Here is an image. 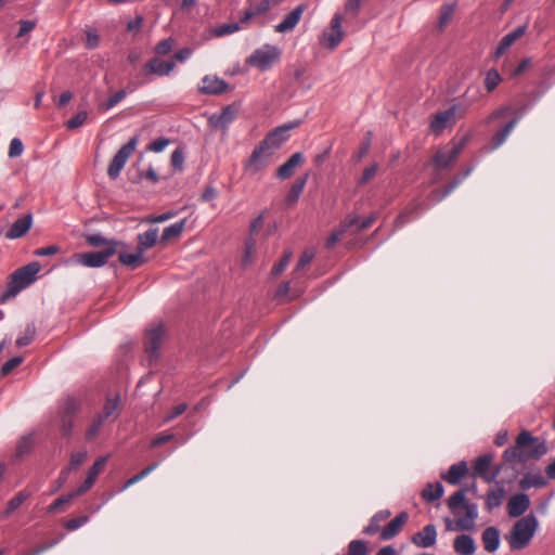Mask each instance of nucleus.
Wrapping results in <instances>:
<instances>
[{
  "mask_svg": "<svg viewBox=\"0 0 555 555\" xmlns=\"http://www.w3.org/2000/svg\"><path fill=\"white\" fill-rule=\"evenodd\" d=\"M88 116L89 113L87 111H79L77 114H75L70 119L66 121V128L68 130L78 129L87 122Z\"/></svg>",
  "mask_w": 555,
  "mask_h": 555,
  "instance_id": "obj_46",
  "label": "nucleus"
},
{
  "mask_svg": "<svg viewBox=\"0 0 555 555\" xmlns=\"http://www.w3.org/2000/svg\"><path fill=\"white\" fill-rule=\"evenodd\" d=\"M369 547L367 543L363 540H352L347 546L345 555H367Z\"/></svg>",
  "mask_w": 555,
  "mask_h": 555,
  "instance_id": "obj_44",
  "label": "nucleus"
},
{
  "mask_svg": "<svg viewBox=\"0 0 555 555\" xmlns=\"http://www.w3.org/2000/svg\"><path fill=\"white\" fill-rule=\"evenodd\" d=\"M455 10V4L444 3L440 9V16L438 20V28L442 30L452 20Z\"/></svg>",
  "mask_w": 555,
  "mask_h": 555,
  "instance_id": "obj_43",
  "label": "nucleus"
},
{
  "mask_svg": "<svg viewBox=\"0 0 555 555\" xmlns=\"http://www.w3.org/2000/svg\"><path fill=\"white\" fill-rule=\"evenodd\" d=\"M115 254V245L112 244V246H108L101 251L76 254L75 257L77 262L85 267L100 268L104 266Z\"/></svg>",
  "mask_w": 555,
  "mask_h": 555,
  "instance_id": "obj_11",
  "label": "nucleus"
},
{
  "mask_svg": "<svg viewBox=\"0 0 555 555\" xmlns=\"http://www.w3.org/2000/svg\"><path fill=\"white\" fill-rule=\"evenodd\" d=\"M281 59V50L275 46L266 44L256 49L246 60V63L262 72L270 69Z\"/></svg>",
  "mask_w": 555,
  "mask_h": 555,
  "instance_id": "obj_7",
  "label": "nucleus"
},
{
  "mask_svg": "<svg viewBox=\"0 0 555 555\" xmlns=\"http://www.w3.org/2000/svg\"><path fill=\"white\" fill-rule=\"evenodd\" d=\"M307 5L301 3L297 5L289 14H287L284 20L275 25L276 33H287L292 31L296 25L299 23L302 13L306 11Z\"/></svg>",
  "mask_w": 555,
  "mask_h": 555,
  "instance_id": "obj_19",
  "label": "nucleus"
},
{
  "mask_svg": "<svg viewBox=\"0 0 555 555\" xmlns=\"http://www.w3.org/2000/svg\"><path fill=\"white\" fill-rule=\"evenodd\" d=\"M437 535L436 526L428 524L411 537V542L417 547L428 548L436 544Z\"/></svg>",
  "mask_w": 555,
  "mask_h": 555,
  "instance_id": "obj_15",
  "label": "nucleus"
},
{
  "mask_svg": "<svg viewBox=\"0 0 555 555\" xmlns=\"http://www.w3.org/2000/svg\"><path fill=\"white\" fill-rule=\"evenodd\" d=\"M271 8V1L270 0H261L256 5H250L247 8L241 15L240 22L242 24H247L254 18L255 16L266 14Z\"/></svg>",
  "mask_w": 555,
  "mask_h": 555,
  "instance_id": "obj_29",
  "label": "nucleus"
},
{
  "mask_svg": "<svg viewBox=\"0 0 555 555\" xmlns=\"http://www.w3.org/2000/svg\"><path fill=\"white\" fill-rule=\"evenodd\" d=\"M547 485L546 479L540 474H524L522 478L519 480V488L521 490H528L532 487L534 488H543Z\"/></svg>",
  "mask_w": 555,
  "mask_h": 555,
  "instance_id": "obj_34",
  "label": "nucleus"
},
{
  "mask_svg": "<svg viewBox=\"0 0 555 555\" xmlns=\"http://www.w3.org/2000/svg\"><path fill=\"white\" fill-rule=\"evenodd\" d=\"M88 520H89V517L87 515L78 516V517L68 519L64 524V527L68 531H74V530H77L78 528H80L81 526H83Z\"/></svg>",
  "mask_w": 555,
  "mask_h": 555,
  "instance_id": "obj_59",
  "label": "nucleus"
},
{
  "mask_svg": "<svg viewBox=\"0 0 555 555\" xmlns=\"http://www.w3.org/2000/svg\"><path fill=\"white\" fill-rule=\"evenodd\" d=\"M86 242L88 243V245H90L92 247H102L103 246L104 248L112 246V244H114L115 253H117L118 246L124 245V243H121V242H117L115 240H107L100 233H93V234L86 235Z\"/></svg>",
  "mask_w": 555,
  "mask_h": 555,
  "instance_id": "obj_39",
  "label": "nucleus"
},
{
  "mask_svg": "<svg viewBox=\"0 0 555 555\" xmlns=\"http://www.w3.org/2000/svg\"><path fill=\"white\" fill-rule=\"evenodd\" d=\"M18 24H20V29H18V33H17L16 37L17 38H22L25 35L29 34L33 29H35V27L37 26V21H34V20H21L18 22Z\"/></svg>",
  "mask_w": 555,
  "mask_h": 555,
  "instance_id": "obj_57",
  "label": "nucleus"
},
{
  "mask_svg": "<svg viewBox=\"0 0 555 555\" xmlns=\"http://www.w3.org/2000/svg\"><path fill=\"white\" fill-rule=\"evenodd\" d=\"M468 142V135L463 137L459 142L454 143L450 152L439 150L433 157V164L438 169H447L457 159Z\"/></svg>",
  "mask_w": 555,
  "mask_h": 555,
  "instance_id": "obj_10",
  "label": "nucleus"
},
{
  "mask_svg": "<svg viewBox=\"0 0 555 555\" xmlns=\"http://www.w3.org/2000/svg\"><path fill=\"white\" fill-rule=\"evenodd\" d=\"M343 38L341 16L335 14L331 21V29L322 34L320 43L330 50H334L341 42Z\"/></svg>",
  "mask_w": 555,
  "mask_h": 555,
  "instance_id": "obj_12",
  "label": "nucleus"
},
{
  "mask_svg": "<svg viewBox=\"0 0 555 555\" xmlns=\"http://www.w3.org/2000/svg\"><path fill=\"white\" fill-rule=\"evenodd\" d=\"M356 223H358V216H349L344 221L340 222V225L337 230L333 231L326 241V246L328 248L333 247L340 237L350 230Z\"/></svg>",
  "mask_w": 555,
  "mask_h": 555,
  "instance_id": "obj_30",
  "label": "nucleus"
},
{
  "mask_svg": "<svg viewBox=\"0 0 555 555\" xmlns=\"http://www.w3.org/2000/svg\"><path fill=\"white\" fill-rule=\"evenodd\" d=\"M501 80H502L501 76L496 69H494V68L489 69L487 72L486 78H485V87H486L487 91L488 92L493 91L499 86Z\"/></svg>",
  "mask_w": 555,
  "mask_h": 555,
  "instance_id": "obj_49",
  "label": "nucleus"
},
{
  "mask_svg": "<svg viewBox=\"0 0 555 555\" xmlns=\"http://www.w3.org/2000/svg\"><path fill=\"white\" fill-rule=\"evenodd\" d=\"M494 454L493 453H485L478 456L473 464V477L481 478L487 483H492L495 481L496 477L501 472H506L509 474V467L507 463L502 459L501 463L495 465L490 472V467L493 463Z\"/></svg>",
  "mask_w": 555,
  "mask_h": 555,
  "instance_id": "obj_6",
  "label": "nucleus"
},
{
  "mask_svg": "<svg viewBox=\"0 0 555 555\" xmlns=\"http://www.w3.org/2000/svg\"><path fill=\"white\" fill-rule=\"evenodd\" d=\"M308 178H309V173H305L304 176L298 177L294 181V183L292 184L288 193L285 196V203L287 205H294V204L297 203V201L299 199L300 194L302 193V191H304V189H305V186L307 184Z\"/></svg>",
  "mask_w": 555,
  "mask_h": 555,
  "instance_id": "obj_32",
  "label": "nucleus"
},
{
  "mask_svg": "<svg viewBox=\"0 0 555 555\" xmlns=\"http://www.w3.org/2000/svg\"><path fill=\"white\" fill-rule=\"evenodd\" d=\"M530 507V499L526 493H517L509 498L507 502V514L512 518L524 515Z\"/></svg>",
  "mask_w": 555,
  "mask_h": 555,
  "instance_id": "obj_18",
  "label": "nucleus"
},
{
  "mask_svg": "<svg viewBox=\"0 0 555 555\" xmlns=\"http://www.w3.org/2000/svg\"><path fill=\"white\" fill-rule=\"evenodd\" d=\"M539 522L533 514L518 519L505 537L512 551H520L527 547L538 529Z\"/></svg>",
  "mask_w": 555,
  "mask_h": 555,
  "instance_id": "obj_5",
  "label": "nucleus"
},
{
  "mask_svg": "<svg viewBox=\"0 0 555 555\" xmlns=\"http://www.w3.org/2000/svg\"><path fill=\"white\" fill-rule=\"evenodd\" d=\"M304 155L300 152L294 153L283 165L276 170V177L285 180L294 175L295 168L304 163Z\"/></svg>",
  "mask_w": 555,
  "mask_h": 555,
  "instance_id": "obj_23",
  "label": "nucleus"
},
{
  "mask_svg": "<svg viewBox=\"0 0 555 555\" xmlns=\"http://www.w3.org/2000/svg\"><path fill=\"white\" fill-rule=\"evenodd\" d=\"M29 496V493L26 491H20L16 493L7 504L5 515H10L15 509H17Z\"/></svg>",
  "mask_w": 555,
  "mask_h": 555,
  "instance_id": "obj_45",
  "label": "nucleus"
},
{
  "mask_svg": "<svg viewBox=\"0 0 555 555\" xmlns=\"http://www.w3.org/2000/svg\"><path fill=\"white\" fill-rule=\"evenodd\" d=\"M185 223L186 219L184 218L181 221L165 228L160 236V243H167L171 240L179 237L185 228Z\"/></svg>",
  "mask_w": 555,
  "mask_h": 555,
  "instance_id": "obj_38",
  "label": "nucleus"
},
{
  "mask_svg": "<svg viewBox=\"0 0 555 555\" xmlns=\"http://www.w3.org/2000/svg\"><path fill=\"white\" fill-rule=\"evenodd\" d=\"M444 489L440 482L427 483L422 490V498L426 502H434L443 495Z\"/></svg>",
  "mask_w": 555,
  "mask_h": 555,
  "instance_id": "obj_40",
  "label": "nucleus"
},
{
  "mask_svg": "<svg viewBox=\"0 0 555 555\" xmlns=\"http://www.w3.org/2000/svg\"><path fill=\"white\" fill-rule=\"evenodd\" d=\"M519 117L512 118L504 127H502L492 138L491 149L495 150L504 143L513 128L516 126Z\"/></svg>",
  "mask_w": 555,
  "mask_h": 555,
  "instance_id": "obj_36",
  "label": "nucleus"
},
{
  "mask_svg": "<svg viewBox=\"0 0 555 555\" xmlns=\"http://www.w3.org/2000/svg\"><path fill=\"white\" fill-rule=\"evenodd\" d=\"M291 256H292V253L291 251H285L283 257L280 259V261L273 266L272 268V275H279L281 274L285 268L288 266V262H289V259H291Z\"/></svg>",
  "mask_w": 555,
  "mask_h": 555,
  "instance_id": "obj_61",
  "label": "nucleus"
},
{
  "mask_svg": "<svg viewBox=\"0 0 555 555\" xmlns=\"http://www.w3.org/2000/svg\"><path fill=\"white\" fill-rule=\"evenodd\" d=\"M390 516H391V512L389 509L378 511L376 514H374L371 517L369 525L366 527H364L362 532L366 535H373L377 532L380 533V530L383 529V527H380V522L385 521Z\"/></svg>",
  "mask_w": 555,
  "mask_h": 555,
  "instance_id": "obj_31",
  "label": "nucleus"
},
{
  "mask_svg": "<svg viewBox=\"0 0 555 555\" xmlns=\"http://www.w3.org/2000/svg\"><path fill=\"white\" fill-rule=\"evenodd\" d=\"M468 474L467 463L461 461L450 466L446 474L441 475V478L451 485H457L463 477Z\"/></svg>",
  "mask_w": 555,
  "mask_h": 555,
  "instance_id": "obj_25",
  "label": "nucleus"
},
{
  "mask_svg": "<svg viewBox=\"0 0 555 555\" xmlns=\"http://www.w3.org/2000/svg\"><path fill=\"white\" fill-rule=\"evenodd\" d=\"M24 361V358L21 356L14 357L10 360H8L0 369V376L4 377L9 375L15 367H17L20 364H22Z\"/></svg>",
  "mask_w": 555,
  "mask_h": 555,
  "instance_id": "obj_50",
  "label": "nucleus"
},
{
  "mask_svg": "<svg viewBox=\"0 0 555 555\" xmlns=\"http://www.w3.org/2000/svg\"><path fill=\"white\" fill-rule=\"evenodd\" d=\"M157 467V463H153L149 466H146L144 469H142L140 473H138L137 475L132 476L131 478H129L124 488L122 489H126L132 485H134L135 482L140 481L141 479H143L144 477H146L151 472H153L155 468Z\"/></svg>",
  "mask_w": 555,
  "mask_h": 555,
  "instance_id": "obj_51",
  "label": "nucleus"
},
{
  "mask_svg": "<svg viewBox=\"0 0 555 555\" xmlns=\"http://www.w3.org/2000/svg\"><path fill=\"white\" fill-rule=\"evenodd\" d=\"M455 107L456 106H450L449 109L438 112L433 116L430 121V131L433 133L439 135L446 128L455 122Z\"/></svg>",
  "mask_w": 555,
  "mask_h": 555,
  "instance_id": "obj_13",
  "label": "nucleus"
},
{
  "mask_svg": "<svg viewBox=\"0 0 555 555\" xmlns=\"http://www.w3.org/2000/svg\"><path fill=\"white\" fill-rule=\"evenodd\" d=\"M170 143V140L167 138H158L154 140L152 143L149 144L147 150L159 153L162 152L168 144Z\"/></svg>",
  "mask_w": 555,
  "mask_h": 555,
  "instance_id": "obj_64",
  "label": "nucleus"
},
{
  "mask_svg": "<svg viewBox=\"0 0 555 555\" xmlns=\"http://www.w3.org/2000/svg\"><path fill=\"white\" fill-rule=\"evenodd\" d=\"M103 423H104V420L100 415H96L93 418L90 427L86 431V439L88 441L92 440L99 434Z\"/></svg>",
  "mask_w": 555,
  "mask_h": 555,
  "instance_id": "obj_52",
  "label": "nucleus"
},
{
  "mask_svg": "<svg viewBox=\"0 0 555 555\" xmlns=\"http://www.w3.org/2000/svg\"><path fill=\"white\" fill-rule=\"evenodd\" d=\"M41 266L38 261L29 262L11 273L8 278L7 289L0 296V304L14 298L22 289L33 284Z\"/></svg>",
  "mask_w": 555,
  "mask_h": 555,
  "instance_id": "obj_4",
  "label": "nucleus"
},
{
  "mask_svg": "<svg viewBox=\"0 0 555 555\" xmlns=\"http://www.w3.org/2000/svg\"><path fill=\"white\" fill-rule=\"evenodd\" d=\"M80 406L79 401L74 397H68L60 411V429L63 437H69L74 428V417Z\"/></svg>",
  "mask_w": 555,
  "mask_h": 555,
  "instance_id": "obj_9",
  "label": "nucleus"
},
{
  "mask_svg": "<svg viewBox=\"0 0 555 555\" xmlns=\"http://www.w3.org/2000/svg\"><path fill=\"white\" fill-rule=\"evenodd\" d=\"M74 498H75V494L73 492L68 493L66 495H61L52 504H50L48 506V513H55L63 505L69 503Z\"/></svg>",
  "mask_w": 555,
  "mask_h": 555,
  "instance_id": "obj_55",
  "label": "nucleus"
},
{
  "mask_svg": "<svg viewBox=\"0 0 555 555\" xmlns=\"http://www.w3.org/2000/svg\"><path fill=\"white\" fill-rule=\"evenodd\" d=\"M173 44L175 40L172 38L164 39L156 44L155 52L159 55H166L172 50Z\"/></svg>",
  "mask_w": 555,
  "mask_h": 555,
  "instance_id": "obj_60",
  "label": "nucleus"
},
{
  "mask_svg": "<svg viewBox=\"0 0 555 555\" xmlns=\"http://www.w3.org/2000/svg\"><path fill=\"white\" fill-rule=\"evenodd\" d=\"M453 548L459 555H473L476 552V544L470 535L461 534L454 539Z\"/></svg>",
  "mask_w": 555,
  "mask_h": 555,
  "instance_id": "obj_28",
  "label": "nucleus"
},
{
  "mask_svg": "<svg viewBox=\"0 0 555 555\" xmlns=\"http://www.w3.org/2000/svg\"><path fill=\"white\" fill-rule=\"evenodd\" d=\"M547 453L545 441H540L528 430H522L516 438L515 443L503 452V460L509 467V474L502 478L503 483H513L519 475L516 468L517 463L540 460Z\"/></svg>",
  "mask_w": 555,
  "mask_h": 555,
  "instance_id": "obj_1",
  "label": "nucleus"
},
{
  "mask_svg": "<svg viewBox=\"0 0 555 555\" xmlns=\"http://www.w3.org/2000/svg\"><path fill=\"white\" fill-rule=\"evenodd\" d=\"M143 255L144 253L137 248L133 254L119 253L118 259L124 266L134 270L145 263Z\"/></svg>",
  "mask_w": 555,
  "mask_h": 555,
  "instance_id": "obj_35",
  "label": "nucleus"
},
{
  "mask_svg": "<svg viewBox=\"0 0 555 555\" xmlns=\"http://www.w3.org/2000/svg\"><path fill=\"white\" fill-rule=\"evenodd\" d=\"M36 337V326L34 323L27 324L23 336L16 339V346L22 348L28 346Z\"/></svg>",
  "mask_w": 555,
  "mask_h": 555,
  "instance_id": "obj_48",
  "label": "nucleus"
},
{
  "mask_svg": "<svg viewBox=\"0 0 555 555\" xmlns=\"http://www.w3.org/2000/svg\"><path fill=\"white\" fill-rule=\"evenodd\" d=\"M164 334L165 331L162 324L146 332L144 348L151 358H157V351L163 343Z\"/></svg>",
  "mask_w": 555,
  "mask_h": 555,
  "instance_id": "obj_16",
  "label": "nucleus"
},
{
  "mask_svg": "<svg viewBox=\"0 0 555 555\" xmlns=\"http://www.w3.org/2000/svg\"><path fill=\"white\" fill-rule=\"evenodd\" d=\"M409 520V514L406 512H400L393 519H391L386 526L380 530L379 539L383 541H388L397 537L406 525Z\"/></svg>",
  "mask_w": 555,
  "mask_h": 555,
  "instance_id": "obj_14",
  "label": "nucleus"
},
{
  "mask_svg": "<svg viewBox=\"0 0 555 555\" xmlns=\"http://www.w3.org/2000/svg\"><path fill=\"white\" fill-rule=\"evenodd\" d=\"M173 61H163L158 57H153L144 67L145 75H157V76H167L175 68Z\"/></svg>",
  "mask_w": 555,
  "mask_h": 555,
  "instance_id": "obj_21",
  "label": "nucleus"
},
{
  "mask_svg": "<svg viewBox=\"0 0 555 555\" xmlns=\"http://www.w3.org/2000/svg\"><path fill=\"white\" fill-rule=\"evenodd\" d=\"M31 448H33V438L30 436L23 437L16 448L17 456H23V455L27 454L31 450Z\"/></svg>",
  "mask_w": 555,
  "mask_h": 555,
  "instance_id": "obj_62",
  "label": "nucleus"
},
{
  "mask_svg": "<svg viewBox=\"0 0 555 555\" xmlns=\"http://www.w3.org/2000/svg\"><path fill=\"white\" fill-rule=\"evenodd\" d=\"M463 181V177L456 175L452 181L444 186V189L439 193L437 191L431 193V196L435 197L436 201H441L446 196H448L459 184Z\"/></svg>",
  "mask_w": 555,
  "mask_h": 555,
  "instance_id": "obj_47",
  "label": "nucleus"
},
{
  "mask_svg": "<svg viewBox=\"0 0 555 555\" xmlns=\"http://www.w3.org/2000/svg\"><path fill=\"white\" fill-rule=\"evenodd\" d=\"M170 162H171V166L175 169L181 170L183 162H184L183 151L181 149H176L171 154Z\"/></svg>",
  "mask_w": 555,
  "mask_h": 555,
  "instance_id": "obj_63",
  "label": "nucleus"
},
{
  "mask_svg": "<svg viewBox=\"0 0 555 555\" xmlns=\"http://www.w3.org/2000/svg\"><path fill=\"white\" fill-rule=\"evenodd\" d=\"M240 29L238 23H228L220 25L214 29V35L217 37H222L225 35L233 34Z\"/></svg>",
  "mask_w": 555,
  "mask_h": 555,
  "instance_id": "obj_53",
  "label": "nucleus"
},
{
  "mask_svg": "<svg viewBox=\"0 0 555 555\" xmlns=\"http://www.w3.org/2000/svg\"><path fill=\"white\" fill-rule=\"evenodd\" d=\"M31 223L33 216L31 214H27L13 222L11 228L8 230L5 236L11 240L20 238L29 231Z\"/></svg>",
  "mask_w": 555,
  "mask_h": 555,
  "instance_id": "obj_22",
  "label": "nucleus"
},
{
  "mask_svg": "<svg viewBox=\"0 0 555 555\" xmlns=\"http://www.w3.org/2000/svg\"><path fill=\"white\" fill-rule=\"evenodd\" d=\"M235 106H223L221 112L208 117V124L214 129H225L236 117Z\"/></svg>",
  "mask_w": 555,
  "mask_h": 555,
  "instance_id": "obj_17",
  "label": "nucleus"
},
{
  "mask_svg": "<svg viewBox=\"0 0 555 555\" xmlns=\"http://www.w3.org/2000/svg\"><path fill=\"white\" fill-rule=\"evenodd\" d=\"M527 31L526 25H520L517 28H515L513 31L505 35L501 41L499 42L496 47L495 54L496 56H500L503 54L509 47L514 44L515 41H517L520 37H522Z\"/></svg>",
  "mask_w": 555,
  "mask_h": 555,
  "instance_id": "obj_24",
  "label": "nucleus"
},
{
  "mask_svg": "<svg viewBox=\"0 0 555 555\" xmlns=\"http://www.w3.org/2000/svg\"><path fill=\"white\" fill-rule=\"evenodd\" d=\"M23 150H24V145H23V142L21 141V139L13 138L10 142L8 155L10 158L18 157L23 153Z\"/></svg>",
  "mask_w": 555,
  "mask_h": 555,
  "instance_id": "obj_58",
  "label": "nucleus"
},
{
  "mask_svg": "<svg viewBox=\"0 0 555 555\" xmlns=\"http://www.w3.org/2000/svg\"><path fill=\"white\" fill-rule=\"evenodd\" d=\"M447 505L453 514H456L460 507L465 509V515L459 517L455 522L449 518H446L447 530L457 531H472L475 529L476 519L478 518V508L475 503H469L465 499V490L460 489L455 491L447 501Z\"/></svg>",
  "mask_w": 555,
  "mask_h": 555,
  "instance_id": "obj_3",
  "label": "nucleus"
},
{
  "mask_svg": "<svg viewBox=\"0 0 555 555\" xmlns=\"http://www.w3.org/2000/svg\"><path fill=\"white\" fill-rule=\"evenodd\" d=\"M481 541L487 552L494 553L500 546V530L493 526L486 528Z\"/></svg>",
  "mask_w": 555,
  "mask_h": 555,
  "instance_id": "obj_26",
  "label": "nucleus"
},
{
  "mask_svg": "<svg viewBox=\"0 0 555 555\" xmlns=\"http://www.w3.org/2000/svg\"><path fill=\"white\" fill-rule=\"evenodd\" d=\"M177 215L176 211H167V212H164L162 215H151V216H147L143 219V222H146V223H160V222H165L171 218H173L175 216Z\"/></svg>",
  "mask_w": 555,
  "mask_h": 555,
  "instance_id": "obj_56",
  "label": "nucleus"
},
{
  "mask_svg": "<svg viewBox=\"0 0 555 555\" xmlns=\"http://www.w3.org/2000/svg\"><path fill=\"white\" fill-rule=\"evenodd\" d=\"M498 485H500V486L496 489H491L487 492L485 508L488 512H491L494 508H498L499 506H501L503 499L505 496V489H504L505 483H503L501 480L498 482Z\"/></svg>",
  "mask_w": 555,
  "mask_h": 555,
  "instance_id": "obj_27",
  "label": "nucleus"
},
{
  "mask_svg": "<svg viewBox=\"0 0 555 555\" xmlns=\"http://www.w3.org/2000/svg\"><path fill=\"white\" fill-rule=\"evenodd\" d=\"M229 89V85L217 76H205L202 79L199 90L207 94H220Z\"/></svg>",
  "mask_w": 555,
  "mask_h": 555,
  "instance_id": "obj_20",
  "label": "nucleus"
},
{
  "mask_svg": "<svg viewBox=\"0 0 555 555\" xmlns=\"http://www.w3.org/2000/svg\"><path fill=\"white\" fill-rule=\"evenodd\" d=\"M87 457V451H79L72 453L70 462L67 468L63 469L60 476L61 481H64L67 478L68 472L80 466Z\"/></svg>",
  "mask_w": 555,
  "mask_h": 555,
  "instance_id": "obj_42",
  "label": "nucleus"
},
{
  "mask_svg": "<svg viewBox=\"0 0 555 555\" xmlns=\"http://www.w3.org/2000/svg\"><path fill=\"white\" fill-rule=\"evenodd\" d=\"M120 406V395L116 393L114 398H107L104 404L102 412L99 414L104 421L114 416L116 418L118 416V411Z\"/></svg>",
  "mask_w": 555,
  "mask_h": 555,
  "instance_id": "obj_37",
  "label": "nucleus"
},
{
  "mask_svg": "<svg viewBox=\"0 0 555 555\" xmlns=\"http://www.w3.org/2000/svg\"><path fill=\"white\" fill-rule=\"evenodd\" d=\"M421 208V203L413 202L409 204L395 219V227L401 228L411 221V217Z\"/></svg>",
  "mask_w": 555,
  "mask_h": 555,
  "instance_id": "obj_41",
  "label": "nucleus"
},
{
  "mask_svg": "<svg viewBox=\"0 0 555 555\" xmlns=\"http://www.w3.org/2000/svg\"><path fill=\"white\" fill-rule=\"evenodd\" d=\"M300 125V120H297L293 124L278 127L270 133L266 135V138L255 147L253 151L248 163L246 164V168L257 172L264 168L271 156L270 150H278L281 145L287 140V131L292 128H295Z\"/></svg>",
  "mask_w": 555,
  "mask_h": 555,
  "instance_id": "obj_2",
  "label": "nucleus"
},
{
  "mask_svg": "<svg viewBox=\"0 0 555 555\" xmlns=\"http://www.w3.org/2000/svg\"><path fill=\"white\" fill-rule=\"evenodd\" d=\"M100 44V36L95 29L88 28L86 30V48L95 49Z\"/></svg>",
  "mask_w": 555,
  "mask_h": 555,
  "instance_id": "obj_54",
  "label": "nucleus"
},
{
  "mask_svg": "<svg viewBox=\"0 0 555 555\" xmlns=\"http://www.w3.org/2000/svg\"><path fill=\"white\" fill-rule=\"evenodd\" d=\"M138 240V249H140V251H143L145 253L146 250L151 249L152 247H154L158 241V229L157 228H153V229H149L147 231H145L144 233H140L137 237Z\"/></svg>",
  "mask_w": 555,
  "mask_h": 555,
  "instance_id": "obj_33",
  "label": "nucleus"
},
{
  "mask_svg": "<svg viewBox=\"0 0 555 555\" xmlns=\"http://www.w3.org/2000/svg\"><path fill=\"white\" fill-rule=\"evenodd\" d=\"M137 143L138 138L133 137L126 144H124L115 154L107 168V175L112 180H115L119 177L128 158L135 151Z\"/></svg>",
  "mask_w": 555,
  "mask_h": 555,
  "instance_id": "obj_8",
  "label": "nucleus"
}]
</instances>
